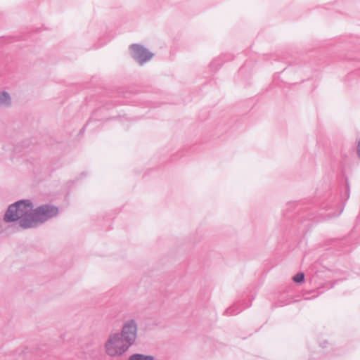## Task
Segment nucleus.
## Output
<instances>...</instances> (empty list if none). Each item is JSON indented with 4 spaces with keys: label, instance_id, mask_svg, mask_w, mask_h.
<instances>
[{
    "label": "nucleus",
    "instance_id": "f257e3e1",
    "mask_svg": "<svg viewBox=\"0 0 360 360\" xmlns=\"http://www.w3.org/2000/svg\"><path fill=\"white\" fill-rule=\"evenodd\" d=\"M32 202L30 200H20L10 205L6 211L4 220L6 223L17 222L22 229H32L34 221Z\"/></svg>",
    "mask_w": 360,
    "mask_h": 360
},
{
    "label": "nucleus",
    "instance_id": "f03ea898",
    "mask_svg": "<svg viewBox=\"0 0 360 360\" xmlns=\"http://www.w3.org/2000/svg\"><path fill=\"white\" fill-rule=\"evenodd\" d=\"M345 188L344 193L342 195L341 199H337L335 197H330L321 203V209L325 212L321 214L324 219H330L337 217L343 211V201L345 202L349 198V186L347 180L345 182Z\"/></svg>",
    "mask_w": 360,
    "mask_h": 360
},
{
    "label": "nucleus",
    "instance_id": "7ed1b4c3",
    "mask_svg": "<svg viewBox=\"0 0 360 360\" xmlns=\"http://www.w3.org/2000/svg\"><path fill=\"white\" fill-rule=\"evenodd\" d=\"M119 333H111L106 340L104 347L105 353L111 357L123 355L130 347Z\"/></svg>",
    "mask_w": 360,
    "mask_h": 360
},
{
    "label": "nucleus",
    "instance_id": "20e7f679",
    "mask_svg": "<svg viewBox=\"0 0 360 360\" xmlns=\"http://www.w3.org/2000/svg\"><path fill=\"white\" fill-rule=\"evenodd\" d=\"M58 214V207L49 204L40 205L35 209L32 208V217L34 221L32 224V229L37 228L39 224L56 217Z\"/></svg>",
    "mask_w": 360,
    "mask_h": 360
},
{
    "label": "nucleus",
    "instance_id": "39448f33",
    "mask_svg": "<svg viewBox=\"0 0 360 360\" xmlns=\"http://www.w3.org/2000/svg\"><path fill=\"white\" fill-rule=\"evenodd\" d=\"M138 324L134 319L126 321L118 333L128 346H132L137 338Z\"/></svg>",
    "mask_w": 360,
    "mask_h": 360
},
{
    "label": "nucleus",
    "instance_id": "423d86ee",
    "mask_svg": "<svg viewBox=\"0 0 360 360\" xmlns=\"http://www.w3.org/2000/svg\"><path fill=\"white\" fill-rule=\"evenodd\" d=\"M130 50L133 57L136 59L141 64L150 60L153 54L148 50L139 44H133L130 46Z\"/></svg>",
    "mask_w": 360,
    "mask_h": 360
},
{
    "label": "nucleus",
    "instance_id": "0eeeda50",
    "mask_svg": "<svg viewBox=\"0 0 360 360\" xmlns=\"http://www.w3.org/2000/svg\"><path fill=\"white\" fill-rule=\"evenodd\" d=\"M11 103V98L7 91H0V107H8Z\"/></svg>",
    "mask_w": 360,
    "mask_h": 360
},
{
    "label": "nucleus",
    "instance_id": "6e6552de",
    "mask_svg": "<svg viewBox=\"0 0 360 360\" xmlns=\"http://www.w3.org/2000/svg\"><path fill=\"white\" fill-rule=\"evenodd\" d=\"M243 309V308H241L238 305H233L226 309L224 314L227 316H234L240 313Z\"/></svg>",
    "mask_w": 360,
    "mask_h": 360
},
{
    "label": "nucleus",
    "instance_id": "1a4fd4ad",
    "mask_svg": "<svg viewBox=\"0 0 360 360\" xmlns=\"http://www.w3.org/2000/svg\"><path fill=\"white\" fill-rule=\"evenodd\" d=\"M129 360H154V357L151 355L136 353L131 355Z\"/></svg>",
    "mask_w": 360,
    "mask_h": 360
},
{
    "label": "nucleus",
    "instance_id": "9d476101",
    "mask_svg": "<svg viewBox=\"0 0 360 360\" xmlns=\"http://www.w3.org/2000/svg\"><path fill=\"white\" fill-rule=\"evenodd\" d=\"M292 279L295 283H302L304 281V274L303 272H299L293 276Z\"/></svg>",
    "mask_w": 360,
    "mask_h": 360
},
{
    "label": "nucleus",
    "instance_id": "9b49d317",
    "mask_svg": "<svg viewBox=\"0 0 360 360\" xmlns=\"http://www.w3.org/2000/svg\"><path fill=\"white\" fill-rule=\"evenodd\" d=\"M359 217H360V213H359Z\"/></svg>",
    "mask_w": 360,
    "mask_h": 360
}]
</instances>
